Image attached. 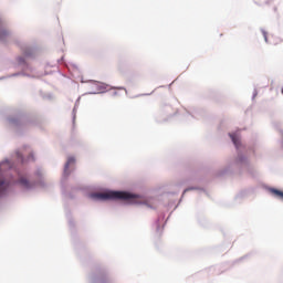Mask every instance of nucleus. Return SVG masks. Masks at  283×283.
<instances>
[{"mask_svg": "<svg viewBox=\"0 0 283 283\" xmlns=\"http://www.w3.org/2000/svg\"><path fill=\"white\" fill-rule=\"evenodd\" d=\"M10 34V32H8V30L3 29V22H1L0 20V41H3V39H6V36H8Z\"/></svg>", "mask_w": 283, "mask_h": 283, "instance_id": "2", "label": "nucleus"}, {"mask_svg": "<svg viewBox=\"0 0 283 283\" xmlns=\"http://www.w3.org/2000/svg\"><path fill=\"white\" fill-rule=\"evenodd\" d=\"M18 156L21 158V155L18 154Z\"/></svg>", "mask_w": 283, "mask_h": 283, "instance_id": "9", "label": "nucleus"}, {"mask_svg": "<svg viewBox=\"0 0 283 283\" xmlns=\"http://www.w3.org/2000/svg\"><path fill=\"white\" fill-rule=\"evenodd\" d=\"M230 138H231L232 143L235 145V147H239L240 139H238V136H235V134H230Z\"/></svg>", "mask_w": 283, "mask_h": 283, "instance_id": "6", "label": "nucleus"}, {"mask_svg": "<svg viewBox=\"0 0 283 283\" xmlns=\"http://www.w3.org/2000/svg\"><path fill=\"white\" fill-rule=\"evenodd\" d=\"M272 193H274V196H277L283 200V192L281 190L272 189Z\"/></svg>", "mask_w": 283, "mask_h": 283, "instance_id": "7", "label": "nucleus"}, {"mask_svg": "<svg viewBox=\"0 0 283 283\" xmlns=\"http://www.w3.org/2000/svg\"><path fill=\"white\" fill-rule=\"evenodd\" d=\"M92 198H96L97 200H125L126 202H136L138 196L125 191H109L94 193Z\"/></svg>", "mask_w": 283, "mask_h": 283, "instance_id": "1", "label": "nucleus"}, {"mask_svg": "<svg viewBox=\"0 0 283 283\" xmlns=\"http://www.w3.org/2000/svg\"><path fill=\"white\" fill-rule=\"evenodd\" d=\"M73 163H75L74 157H69L65 167H64V172L67 174V170L70 169V165H73Z\"/></svg>", "mask_w": 283, "mask_h": 283, "instance_id": "4", "label": "nucleus"}, {"mask_svg": "<svg viewBox=\"0 0 283 283\" xmlns=\"http://www.w3.org/2000/svg\"><path fill=\"white\" fill-rule=\"evenodd\" d=\"M19 182H20V185H21L22 187H24L25 189H30V187H32V186L30 185V181H28L24 177H21V178L19 179Z\"/></svg>", "mask_w": 283, "mask_h": 283, "instance_id": "3", "label": "nucleus"}, {"mask_svg": "<svg viewBox=\"0 0 283 283\" xmlns=\"http://www.w3.org/2000/svg\"><path fill=\"white\" fill-rule=\"evenodd\" d=\"M18 62H19L20 64H23V63H25V59L19 57V59H18Z\"/></svg>", "mask_w": 283, "mask_h": 283, "instance_id": "8", "label": "nucleus"}, {"mask_svg": "<svg viewBox=\"0 0 283 283\" xmlns=\"http://www.w3.org/2000/svg\"><path fill=\"white\" fill-rule=\"evenodd\" d=\"M6 189H8V184H6V181H3L0 177V196L3 193V191H6Z\"/></svg>", "mask_w": 283, "mask_h": 283, "instance_id": "5", "label": "nucleus"}]
</instances>
